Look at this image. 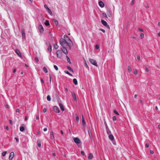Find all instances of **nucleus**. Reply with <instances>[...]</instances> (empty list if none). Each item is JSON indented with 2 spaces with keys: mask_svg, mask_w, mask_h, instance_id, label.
<instances>
[{
  "mask_svg": "<svg viewBox=\"0 0 160 160\" xmlns=\"http://www.w3.org/2000/svg\"><path fill=\"white\" fill-rule=\"evenodd\" d=\"M140 36L141 38H143L144 37V34L143 33H141L140 35Z\"/></svg>",
  "mask_w": 160,
  "mask_h": 160,
  "instance_id": "de8ad7c7",
  "label": "nucleus"
},
{
  "mask_svg": "<svg viewBox=\"0 0 160 160\" xmlns=\"http://www.w3.org/2000/svg\"><path fill=\"white\" fill-rule=\"evenodd\" d=\"M112 119L114 121H116L117 119L116 117L115 116H113L112 118Z\"/></svg>",
  "mask_w": 160,
  "mask_h": 160,
  "instance_id": "c03bdc74",
  "label": "nucleus"
},
{
  "mask_svg": "<svg viewBox=\"0 0 160 160\" xmlns=\"http://www.w3.org/2000/svg\"><path fill=\"white\" fill-rule=\"evenodd\" d=\"M109 138L112 141L114 140V137L112 134H110L109 135Z\"/></svg>",
  "mask_w": 160,
  "mask_h": 160,
  "instance_id": "f8f14e48",
  "label": "nucleus"
},
{
  "mask_svg": "<svg viewBox=\"0 0 160 160\" xmlns=\"http://www.w3.org/2000/svg\"><path fill=\"white\" fill-rule=\"evenodd\" d=\"M88 134H89V137L90 138H92V133H91V131L90 130H88Z\"/></svg>",
  "mask_w": 160,
  "mask_h": 160,
  "instance_id": "393cba45",
  "label": "nucleus"
},
{
  "mask_svg": "<svg viewBox=\"0 0 160 160\" xmlns=\"http://www.w3.org/2000/svg\"><path fill=\"white\" fill-rule=\"evenodd\" d=\"M38 146V147H40L41 146V144L40 141H37Z\"/></svg>",
  "mask_w": 160,
  "mask_h": 160,
  "instance_id": "5701e85b",
  "label": "nucleus"
},
{
  "mask_svg": "<svg viewBox=\"0 0 160 160\" xmlns=\"http://www.w3.org/2000/svg\"><path fill=\"white\" fill-rule=\"evenodd\" d=\"M134 0H132L131 1V5H133L134 4Z\"/></svg>",
  "mask_w": 160,
  "mask_h": 160,
  "instance_id": "052dcab7",
  "label": "nucleus"
},
{
  "mask_svg": "<svg viewBox=\"0 0 160 160\" xmlns=\"http://www.w3.org/2000/svg\"><path fill=\"white\" fill-rule=\"evenodd\" d=\"M57 56L58 58H60L61 56V53L60 50H58L56 52Z\"/></svg>",
  "mask_w": 160,
  "mask_h": 160,
  "instance_id": "9d476101",
  "label": "nucleus"
},
{
  "mask_svg": "<svg viewBox=\"0 0 160 160\" xmlns=\"http://www.w3.org/2000/svg\"><path fill=\"white\" fill-rule=\"evenodd\" d=\"M49 76L50 82L51 83V81H52V75L50 74H49Z\"/></svg>",
  "mask_w": 160,
  "mask_h": 160,
  "instance_id": "ea45409f",
  "label": "nucleus"
},
{
  "mask_svg": "<svg viewBox=\"0 0 160 160\" xmlns=\"http://www.w3.org/2000/svg\"><path fill=\"white\" fill-rule=\"evenodd\" d=\"M64 40H66V41H67V42H69L71 44H72V42L70 39L69 38V37L66 35H64Z\"/></svg>",
  "mask_w": 160,
  "mask_h": 160,
  "instance_id": "20e7f679",
  "label": "nucleus"
},
{
  "mask_svg": "<svg viewBox=\"0 0 160 160\" xmlns=\"http://www.w3.org/2000/svg\"><path fill=\"white\" fill-rule=\"evenodd\" d=\"M54 22L56 25H57L58 24V21L56 20H54Z\"/></svg>",
  "mask_w": 160,
  "mask_h": 160,
  "instance_id": "5fc2aeb1",
  "label": "nucleus"
},
{
  "mask_svg": "<svg viewBox=\"0 0 160 160\" xmlns=\"http://www.w3.org/2000/svg\"><path fill=\"white\" fill-rule=\"evenodd\" d=\"M22 38H24L25 37V34L24 32V30L23 29H22Z\"/></svg>",
  "mask_w": 160,
  "mask_h": 160,
  "instance_id": "dca6fc26",
  "label": "nucleus"
},
{
  "mask_svg": "<svg viewBox=\"0 0 160 160\" xmlns=\"http://www.w3.org/2000/svg\"><path fill=\"white\" fill-rule=\"evenodd\" d=\"M54 48L55 49H56L58 48V47L57 43H55L54 45Z\"/></svg>",
  "mask_w": 160,
  "mask_h": 160,
  "instance_id": "c85d7f7f",
  "label": "nucleus"
},
{
  "mask_svg": "<svg viewBox=\"0 0 160 160\" xmlns=\"http://www.w3.org/2000/svg\"><path fill=\"white\" fill-rule=\"evenodd\" d=\"M60 43L62 47H67V46L70 47L72 44H71L70 43L64 40L63 38H62L60 39Z\"/></svg>",
  "mask_w": 160,
  "mask_h": 160,
  "instance_id": "f257e3e1",
  "label": "nucleus"
},
{
  "mask_svg": "<svg viewBox=\"0 0 160 160\" xmlns=\"http://www.w3.org/2000/svg\"><path fill=\"white\" fill-rule=\"evenodd\" d=\"M112 143H113V144L114 145H116V143L115 142V141H114V140L113 141H112Z\"/></svg>",
  "mask_w": 160,
  "mask_h": 160,
  "instance_id": "6e6d98bb",
  "label": "nucleus"
},
{
  "mask_svg": "<svg viewBox=\"0 0 160 160\" xmlns=\"http://www.w3.org/2000/svg\"><path fill=\"white\" fill-rule=\"evenodd\" d=\"M7 152L6 151H4L3 152H2V155L3 156H5L6 153H7Z\"/></svg>",
  "mask_w": 160,
  "mask_h": 160,
  "instance_id": "72a5a7b5",
  "label": "nucleus"
},
{
  "mask_svg": "<svg viewBox=\"0 0 160 160\" xmlns=\"http://www.w3.org/2000/svg\"><path fill=\"white\" fill-rule=\"evenodd\" d=\"M109 17H112V14L110 12H108L107 13Z\"/></svg>",
  "mask_w": 160,
  "mask_h": 160,
  "instance_id": "e433bc0d",
  "label": "nucleus"
},
{
  "mask_svg": "<svg viewBox=\"0 0 160 160\" xmlns=\"http://www.w3.org/2000/svg\"><path fill=\"white\" fill-rule=\"evenodd\" d=\"M99 48V45H98V44H97L96 45L95 48L97 49H98Z\"/></svg>",
  "mask_w": 160,
  "mask_h": 160,
  "instance_id": "09e8293b",
  "label": "nucleus"
},
{
  "mask_svg": "<svg viewBox=\"0 0 160 160\" xmlns=\"http://www.w3.org/2000/svg\"><path fill=\"white\" fill-rule=\"evenodd\" d=\"M104 124H105V125L106 129H107V128H108V125H107V123H106V122H104Z\"/></svg>",
  "mask_w": 160,
  "mask_h": 160,
  "instance_id": "13d9d810",
  "label": "nucleus"
},
{
  "mask_svg": "<svg viewBox=\"0 0 160 160\" xmlns=\"http://www.w3.org/2000/svg\"><path fill=\"white\" fill-rule=\"evenodd\" d=\"M39 31L41 33H42L44 31L43 28L42 26L41 25H39L38 27Z\"/></svg>",
  "mask_w": 160,
  "mask_h": 160,
  "instance_id": "39448f33",
  "label": "nucleus"
},
{
  "mask_svg": "<svg viewBox=\"0 0 160 160\" xmlns=\"http://www.w3.org/2000/svg\"><path fill=\"white\" fill-rule=\"evenodd\" d=\"M145 146L146 148H148L149 146V144L148 143H146L145 145Z\"/></svg>",
  "mask_w": 160,
  "mask_h": 160,
  "instance_id": "bf43d9fd",
  "label": "nucleus"
},
{
  "mask_svg": "<svg viewBox=\"0 0 160 160\" xmlns=\"http://www.w3.org/2000/svg\"><path fill=\"white\" fill-rule=\"evenodd\" d=\"M89 61L94 66L97 67L98 66L97 62L95 60L90 58L89 59Z\"/></svg>",
  "mask_w": 160,
  "mask_h": 160,
  "instance_id": "f03ea898",
  "label": "nucleus"
},
{
  "mask_svg": "<svg viewBox=\"0 0 160 160\" xmlns=\"http://www.w3.org/2000/svg\"><path fill=\"white\" fill-rule=\"evenodd\" d=\"M128 70L129 72H131L132 70L131 67L130 66L128 67Z\"/></svg>",
  "mask_w": 160,
  "mask_h": 160,
  "instance_id": "c9c22d12",
  "label": "nucleus"
},
{
  "mask_svg": "<svg viewBox=\"0 0 160 160\" xmlns=\"http://www.w3.org/2000/svg\"><path fill=\"white\" fill-rule=\"evenodd\" d=\"M137 58L138 60H140V57L139 56H137Z\"/></svg>",
  "mask_w": 160,
  "mask_h": 160,
  "instance_id": "680f3d73",
  "label": "nucleus"
},
{
  "mask_svg": "<svg viewBox=\"0 0 160 160\" xmlns=\"http://www.w3.org/2000/svg\"><path fill=\"white\" fill-rule=\"evenodd\" d=\"M145 70L147 72H148L149 71V69L147 68H145Z\"/></svg>",
  "mask_w": 160,
  "mask_h": 160,
  "instance_id": "338daca9",
  "label": "nucleus"
},
{
  "mask_svg": "<svg viewBox=\"0 0 160 160\" xmlns=\"http://www.w3.org/2000/svg\"><path fill=\"white\" fill-rule=\"evenodd\" d=\"M14 156V153L13 152H11L10 154L9 157V160H12Z\"/></svg>",
  "mask_w": 160,
  "mask_h": 160,
  "instance_id": "1a4fd4ad",
  "label": "nucleus"
},
{
  "mask_svg": "<svg viewBox=\"0 0 160 160\" xmlns=\"http://www.w3.org/2000/svg\"><path fill=\"white\" fill-rule=\"evenodd\" d=\"M47 11L50 14H52V11L49 8H48V9H47Z\"/></svg>",
  "mask_w": 160,
  "mask_h": 160,
  "instance_id": "4be33fe9",
  "label": "nucleus"
},
{
  "mask_svg": "<svg viewBox=\"0 0 160 160\" xmlns=\"http://www.w3.org/2000/svg\"><path fill=\"white\" fill-rule=\"evenodd\" d=\"M59 105L61 110L62 111H64V108L63 105L61 103L59 102Z\"/></svg>",
  "mask_w": 160,
  "mask_h": 160,
  "instance_id": "ddd939ff",
  "label": "nucleus"
},
{
  "mask_svg": "<svg viewBox=\"0 0 160 160\" xmlns=\"http://www.w3.org/2000/svg\"><path fill=\"white\" fill-rule=\"evenodd\" d=\"M74 141L75 143L79 144L81 142L80 140L78 138H75L74 139Z\"/></svg>",
  "mask_w": 160,
  "mask_h": 160,
  "instance_id": "6e6552de",
  "label": "nucleus"
},
{
  "mask_svg": "<svg viewBox=\"0 0 160 160\" xmlns=\"http://www.w3.org/2000/svg\"><path fill=\"white\" fill-rule=\"evenodd\" d=\"M84 61H85L84 66L86 68H88V66L87 64V62H86V60H85Z\"/></svg>",
  "mask_w": 160,
  "mask_h": 160,
  "instance_id": "f704fd0d",
  "label": "nucleus"
},
{
  "mask_svg": "<svg viewBox=\"0 0 160 160\" xmlns=\"http://www.w3.org/2000/svg\"><path fill=\"white\" fill-rule=\"evenodd\" d=\"M44 24L45 25L47 26H49L50 24L48 20H46L44 23Z\"/></svg>",
  "mask_w": 160,
  "mask_h": 160,
  "instance_id": "6ab92c4d",
  "label": "nucleus"
},
{
  "mask_svg": "<svg viewBox=\"0 0 160 160\" xmlns=\"http://www.w3.org/2000/svg\"><path fill=\"white\" fill-rule=\"evenodd\" d=\"M64 72L67 74H68V75L72 76V74L70 73L68 71H65Z\"/></svg>",
  "mask_w": 160,
  "mask_h": 160,
  "instance_id": "c756f323",
  "label": "nucleus"
},
{
  "mask_svg": "<svg viewBox=\"0 0 160 160\" xmlns=\"http://www.w3.org/2000/svg\"><path fill=\"white\" fill-rule=\"evenodd\" d=\"M36 119L37 120H38L39 119V114H38L36 116Z\"/></svg>",
  "mask_w": 160,
  "mask_h": 160,
  "instance_id": "a18cd8bd",
  "label": "nucleus"
},
{
  "mask_svg": "<svg viewBox=\"0 0 160 160\" xmlns=\"http://www.w3.org/2000/svg\"><path fill=\"white\" fill-rule=\"evenodd\" d=\"M54 68L57 71H58V68L57 67V66L56 65H54Z\"/></svg>",
  "mask_w": 160,
  "mask_h": 160,
  "instance_id": "a19ab883",
  "label": "nucleus"
},
{
  "mask_svg": "<svg viewBox=\"0 0 160 160\" xmlns=\"http://www.w3.org/2000/svg\"><path fill=\"white\" fill-rule=\"evenodd\" d=\"M106 131L108 134L109 135V134H110V133H111V132L108 128H107V129H106Z\"/></svg>",
  "mask_w": 160,
  "mask_h": 160,
  "instance_id": "b1692460",
  "label": "nucleus"
},
{
  "mask_svg": "<svg viewBox=\"0 0 160 160\" xmlns=\"http://www.w3.org/2000/svg\"><path fill=\"white\" fill-rule=\"evenodd\" d=\"M102 23L107 28L110 29V27L108 25L107 22L103 20H101Z\"/></svg>",
  "mask_w": 160,
  "mask_h": 160,
  "instance_id": "7ed1b4c3",
  "label": "nucleus"
},
{
  "mask_svg": "<svg viewBox=\"0 0 160 160\" xmlns=\"http://www.w3.org/2000/svg\"><path fill=\"white\" fill-rule=\"evenodd\" d=\"M138 29L140 31L142 32H143L144 31L141 28H138Z\"/></svg>",
  "mask_w": 160,
  "mask_h": 160,
  "instance_id": "603ef678",
  "label": "nucleus"
},
{
  "mask_svg": "<svg viewBox=\"0 0 160 160\" xmlns=\"http://www.w3.org/2000/svg\"><path fill=\"white\" fill-rule=\"evenodd\" d=\"M72 96L73 97V98L74 100H75V101H77V99L75 93L74 92H72Z\"/></svg>",
  "mask_w": 160,
  "mask_h": 160,
  "instance_id": "2eb2a0df",
  "label": "nucleus"
},
{
  "mask_svg": "<svg viewBox=\"0 0 160 160\" xmlns=\"http://www.w3.org/2000/svg\"><path fill=\"white\" fill-rule=\"evenodd\" d=\"M114 112L117 115H119V114L118 113V112L116 110H114Z\"/></svg>",
  "mask_w": 160,
  "mask_h": 160,
  "instance_id": "58836bf2",
  "label": "nucleus"
},
{
  "mask_svg": "<svg viewBox=\"0 0 160 160\" xmlns=\"http://www.w3.org/2000/svg\"><path fill=\"white\" fill-rule=\"evenodd\" d=\"M150 152L152 154H153L154 153V152L152 150H150Z\"/></svg>",
  "mask_w": 160,
  "mask_h": 160,
  "instance_id": "69168bd1",
  "label": "nucleus"
},
{
  "mask_svg": "<svg viewBox=\"0 0 160 160\" xmlns=\"http://www.w3.org/2000/svg\"><path fill=\"white\" fill-rule=\"evenodd\" d=\"M16 140V142H17V143H18L19 142V139L18 138H14Z\"/></svg>",
  "mask_w": 160,
  "mask_h": 160,
  "instance_id": "37998d69",
  "label": "nucleus"
},
{
  "mask_svg": "<svg viewBox=\"0 0 160 160\" xmlns=\"http://www.w3.org/2000/svg\"><path fill=\"white\" fill-rule=\"evenodd\" d=\"M48 50L50 52H51L52 51V46L51 45L48 47Z\"/></svg>",
  "mask_w": 160,
  "mask_h": 160,
  "instance_id": "bb28decb",
  "label": "nucleus"
},
{
  "mask_svg": "<svg viewBox=\"0 0 160 160\" xmlns=\"http://www.w3.org/2000/svg\"><path fill=\"white\" fill-rule=\"evenodd\" d=\"M25 130V128L23 126H21L20 127V130L22 132H23Z\"/></svg>",
  "mask_w": 160,
  "mask_h": 160,
  "instance_id": "a211bd4d",
  "label": "nucleus"
},
{
  "mask_svg": "<svg viewBox=\"0 0 160 160\" xmlns=\"http://www.w3.org/2000/svg\"><path fill=\"white\" fill-rule=\"evenodd\" d=\"M81 153L82 156H84L85 155V153L83 151H82L81 152Z\"/></svg>",
  "mask_w": 160,
  "mask_h": 160,
  "instance_id": "4d7b16f0",
  "label": "nucleus"
},
{
  "mask_svg": "<svg viewBox=\"0 0 160 160\" xmlns=\"http://www.w3.org/2000/svg\"><path fill=\"white\" fill-rule=\"evenodd\" d=\"M99 6L101 8H103L104 6V3L101 1H100L98 2Z\"/></svg>",
  "mask_w": 160,
  "mask_h": 160,
  "instance_id": "4468645a",
  "label": "nucleus"
},
{
  "mask_svg": "<svg viewBox=\"0 0 160 160\" xmlns=\"http://www.w3.org/2000/svg\"><path fill=\"white\" fill-rule=\"evenodd\" d=\"M92 158H93L92 155V154L91 153H90L88 154V158L89 159H92Z\"/></svg>",
  "mask_w": 160,
  "mask_h": 160,
  "instance_id": "f3484780",
  "label": "nucleus"
},
{
  "mask_svg": "<svg viewBox=\"0 0 160 160\" xmlns=\"http://www.w3.org/2000/svg\"><path fill=\"white\" fill-rule=\"evenodd\" d=\"M134 73L135 74L137 75L138 73V72L137 70H134Z\"/></svg>",
  "mask_w": 160,
  "mask_h": 160,
  "instance_id": "49530a36",
  "label": "nucleus"
},
{
  "mask_svg": "<svg viewBox=\"0 0 160 160\" xmlns=\"http://www.w3.org/2000/svg\"><path fill=\"white\" fill-rule=\"evenodd\" d=\"M40 81H41V82L42 83H43L44 82V81L42 79H40Z\"/></svg>",
  "mask_w": 160,
  "mask_h": 160,
  "instance_id": "0e129e2a",
  "label": "nucleus"
},
{
  "mask_svg": "<svg viewBox=\"0 0 160 160\" xmlns=\"http://www.w3.org/2000/svg\"><path fill=\"white\" fill-rule=\"evenodd\" d=\"M47 130V129L46 128H44L43 131L44 132H46Z\"/></svg>",
  "mask_w": 160,
  "mask_h": 160,
  "instance_id": "774afa93",
  "label": "nucleus"
},
{
  "mask_svg": "<svg viewBox=\"0 0 160 160\" xmlns=\"http://www.w3.org/2000/svg\"><path fill=\"white\" fill-rule=\"evenodd\" d=\"M102 15L103 16H104L105 18H108L107 16L106 13H102Z\"/></svg>",
  "mask_w": 160,
  "mask_h": 160,
  "instance_id": "79ce46f5",
  "label": "nucleus"
},
{
  "mask_svg": "<svg viewBox=\"0 0 160 160\" xmlns=\"http://www.w3.org/2000/svg\"><path fill=\"white\" fill-rule=\"evenodd\" d=\"M68 68L71 72H73V69L70 67V66L68 67Z\"/></svg>",
  "mask_w": 160,
  "mask_h": 160,
  "instance_id": "cd10ccee",
  "label": "nucleus"
},
{
  "mask_svg": "<svg viewBox=\"0 0 160 160\" xmlns=\"http://www.w3.org/2000/svg\"><path fill=\"white\" fill-rule=\"evenodd\" d=\"M35 61L37 62H38V58L37 57H35Z\"/></svg>",
  "mask_w": 160,
  "mask_h": 160,
  "instance_id": "8fccbe9b",
  "label": "nucleus"
},
{
  "mask_svg": "<svg viewBox=\"0 0 160 160\" xmlns=\"http://www.w3.org/2000/svg\"><path fill=\"white\" fill-rule=\"evenodd\" d=\"M43 69V71L45 72V73H47L48 72L47 70L45 67H44Z\"/></svg>",
  "mask_w": 160,
  "mask_h": 160,
  "instance_id": "2f4dec72",
  "label": "nucleus"
},
{
  "mask_svg": "<svg viewBox=\"0 0 160 160\" xmlns=\"http://www.w3.org/2000/svg\"><path fill=\"white\" fill-rule=\"evenodd\" d=\"M66 47H62L61 49L63 52L67 55L68 54V52Z\"/></svg>",
  "mask_w": 160,
  "mask_h": 160,
  "instance_id": "423d86ee",
  "label": "nucleus"
},
{
  "mask_svg": "<svg viewBox=\"0 0 160 160\" xmlns=\"http://www.w3.org/2000/svg\"><path fill=\"white\" fill-rule=\"evenodd\" d=\"M15 52L18 54V56H19L20 57H21L22 55L21 53L18 49H16L15 50Z\"/></svg>",
  "mask_w": 160,
  "mask_h": 160,
  "instance_id": "9b49d317",
  "label": "nucleus"
},
{
  "mask_svg": "<svg viewBox=\"0 0 160 160\" xmlns=\"http://www.w3.org/2000/svg\"><path fill=\"white\" fill-rule=\"evenodd\" d=\"M76 121L77 122H78L79 121V118L78 116H76Z\"/></svg>",
  "mask_w": 160,
  "mask_h": 160,
  "instance_id": "4c0bfd02",
  "label": "nucleus"
},
{
  "mask_svg": "<svg viewBox=\"0 0 160 160\" xmlns=\"http://www.w3.org/2000/svg\"><path fill=\"white\" fill-rule=\"evenodd\" d=\"M54 111L57 113H58L60 112V110L56 106H54L53 107Z\"/></svg>",
  "mask_w": 160,
  "mask_h": 160,
  "instance_id": "0eeeda50",
  "label": "nucleus"
},
{
  "mask_svg": "<svg viewBox=\"0 0 160 160\" xmlns=\"http://www.w3.org/2000/svg\"><path fill=\"white\" fill-rule=\"evenodd\" d=\"M82 123L83 125H86L85 121L83 118V116H82Z\"/></svg>",
  "mask_w": 160,
  "mask_h": 160,
  "instance_id": "a878e982",
  "label": "nucleus"
},
{
  "mask_svg": "<svg viewBox=\"0 0 160 160\" xmlns=\"http://www.w3.org/2000/svg\"><path fill=\"white\" fill-rule=\"evenodd\" d=\"M44 7L47 10V9H48V8L47 6L46 5H44Z\"/></svg>",
  "mask_w": 160,
  "mask_h": 160,
  "instance_id": "e2e57ef3",
  "label": "nucleus"
},
{
  "mask_svg": "<svg viewBox=\"0 0 160 160\" xmlns=\"http://www.w3.org/2000/svg\"><path fill=\"white\" fill-rule=\"evenodd\" d=\"M50 135L52 139H53L54 138L53 132H50Z\"/></svg>",
  "mask_w": 160,
  "mask_h": 160,
  "instance_id": "aec40b11",
  "label": "nucleus"
},
{
  "mask_svg": "<svg viewBox=\"0 0 160 160\" xmlns=\"http://www.w3.org/2000/svg\"><path fill=\"white\" fill-rule=\"evenodd\" d=\"M47 100L48 101H51V97H50V96L48 95L47 97Z\"/></svg>",
  "mask_w": 160,
  "mask_h": 160,
  "instance_id": "7c9ffc66",
  "label": "nucleus"
},
{
  "mask_svg": "<svg viewBox=\"0 0 160 160\" xmlns=\"http://www.w3.org/2000/svg\"><path fill=\"white\" fill-rule=\"evenodd\" d=\"M99 30L101 31H102V32H103V33H105V30H104V29H102V28H100L99 29Z\"/></svg>",
  "mask_w": 160,
  "mask_h": 160,
  "instance_id": "3c124183",
  "label": "nucleus"
},
{
  "mask_svg": "<svg viewBox=\"0 0 160 160\" xmlns=\"http://www.w3.org/2000/svg\"><path fill=\"white\" fill-rule=\"evenodd\" d=\"M66 58H67V61H68V62H69V63H70V64L71 63V62L70 61V59H69V58L68 57V56H67Z\"/></svg>",
  "mask_w": 160,
  "mask_h": 160,
  "instance_id": "473e14b6",
  "label": "nucleus"
},
{
  "mask_svg": "<svg viewBox=\"0 0 160 160\" xmlns=\"http://www.w3.org/2000/svg\"><path fill=\"white\" fill-rule=\"evenodd\" d=\"M47 111V109L46 108H44L43 109V111L44 113H45Z\"/></svg>",
  "mask_w": 160,
  "mask_h": 160,
  "instance_id": "864d4df0",
  "label": "nucleus"
},
{
  "mask_svg": "<svg viewBox=\"0 0 160 160\" xmlns=\"http://www.w3.org/2000/svg\"><path fill=\"white\" fill-rule=\"evenodd\" d=\"M73 81L75 85H76L78 84V82L76 78L73 79Z\"/></svg>",
  "mask_w": 160,
  "mask_h": 160,
  "instance_id": "412c9836",
  "label": "nucleus"
}]
</instances>
